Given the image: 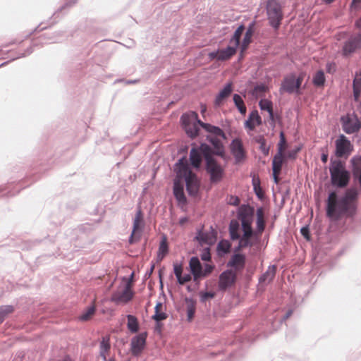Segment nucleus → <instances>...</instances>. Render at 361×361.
<instances>
[{"mask_svg": "<svg viewBox=\"0 0 361 361\" xmlns=\"http://www.w3.org/2000/svg\"><path fill=\"white\" fill-rule=\"evenodd\" d=\"M216 293L213 291H206L200 293V300L202 303L205 302L209 299H212L215 297Z\"/></svg>", "mask_w": 361, "mask_h": 361, "instance_id": "obj_55", "label": "nucleus"}, {"mask_svg": "<svg viewBox=\"0 0 361 361\" xmlns=\"http://www.w3.org/2000/svg\"><path fill=\"white\" fill-rule=\"evenodd\" d=\"M269 125L273 128H275V122L276 119H279L280 116L277 114H275L273 111L269 112Z\"/></svg>", "mask_w": 361, "mask_h": 361, "instance_id": "obj_62", "label": "nucleus"}, {"mask_svg": "<svg viewBox=\"0 0 361 361\" xmlns=\"http://www.w3.org/2000/svg\"><path fill=\"white\" fill-rule=\"evenodd\" d=\"M239 240L238 244L237 246H235L233 249V251L235 252H240V250H242L243 248L245 247H251L255 245V242L251 239H247L240 237V239H238Z\"/></svg>", "mask_w": 361, "mask_h": 361, "instance_id": "obj_37", "label": "nucleus"}, {"mask_svg": "<svg viewBox=\"0 0 361 361\" xmlns=\"http://www.w3.org/2000/svg\"><path fill=\"white\" fill-rule=\"evenodd\" d=\"M284 154L283 152V148L279 147L277 153L274 155L272 160V171L274 176L275 182L277 183L276 174L279 173L282 169V166L284 161Z\"/></svg>", "mask_w": 361, "mask_h": 361, "instance_id": "obj_21", "label": "nucleus"}, {"mask_svg": "<svg viewBox=\"0 0 361 361\" xmlns=\"http://www.w3.org/2000/svg\"><path fill=\"white\" fill-rule=\"evenodd\" d=\"M78 0H66V2L61 6L58 10L54 13L53 17H58L59 13L63 11H68L72 6H73Z\"/></svg>", "mask_w": 361, "mask_h": 361, "instance_id": "obj_44", "label": "nucleus"}, {"mask_svg": "<svg viewBox=\"0 0 361 361\" xmlns=\"http://www.w3.org/2000/svg\"><path fill=\"white\" fill-rule=\"evenodd\" d=\"M356 205L346 202L344 199L338 197L334 192L329 193L326 202V214L331 221H338L342 216L351 217L356 212Z\"/></svg>", "mask_w": 361, "mask_h": 361, "instance_id": "obj_2", "label": "nucleus"}, {"mask_svg": "<svg viewBox=\"0 0 361 361\" xmlns=\"http://www.w3.org/2000/svg\"><path fill=\"white\" fill-rule=\"evenodd\" d=\"M230 149L236 164L241 162L246 158V152L240 138L232 140L230 144Z\"/></svg>", "mask_w": 361, "mask_h": 361, "instance_id": "obj_17", "label": "nucleus"}, {"mask_svg": "<svg viewBox=\"0 0 361 361\" xmlns=\"http://www.w3.org/2000/svg\"><path fill=\"white\" fill-rule=\"evenodd\" d=\"M255 25V22L252 21L249 24V25L247 28V30L245 32V36L243 39V43L241 45V52H243L245 50H246L248 45L252 42V37L255 32V29H254Z\"/></svg>", "mask_w": 361, "mask_h": 361, "instance_id": "obj_25", "label": "nucleus"}, {"mask_svg": "<svg viewBox=\"0 0 361 361\" xmlns=\"http://www.w3.org/2000/svg\"><path fill=\"white\" fill-rule=\"evenodd\" d=\"M238 279V273L233 269H226L219 277L218 288L220 291H226L233 286Z\"/></svg>", "mask_w": 361, "mask_h": 361, "instance_id": "obj_8", "label": "nucleus"}, {"mask_svg": "<svg viewBox=\"0 0 361 361\" xmlns=\"http://www.w3.org/2000/svg\"><path fill=\"white\" fill-rule=\"evenodd\" d=\"M209 133L214 135L213 137H221L223 139L226 137L224 130L219 126H212Z\"/></svg>", "mask_w": 361, "mask_h": 361, "instance_id": "obj_51", "label": "nucleus"}, {"mask_svg": "<svg viewBox=\"0 0 361 361\" xmlns=\"http://www.w3.org/2000/svg\"><path fill=\"white\" fill-rule=\"evenodd\" d=\"M240 224L236 220H231L229 224L228 231L230 235V238L232 240H236L240 239Z\"/></svg>", "mask_w": 361, "mask_h": 361, "instance_id": "obj_32", "label": "nucleus"}, {"mask_svg": "<svg viewBox=\"0 0 361 361\" xmlns=\"http://www.w3.org/2000/svg\"><path fill=\"white\" fill-rule=\"evenodd\" d=\"M215 266L212 264L205 263L203 264L202 279L208 276L214 269Z\"/></svg>", "mask_w": 361, "mask_h": 361, "instance_id": "obj_53", "label": "nucleus"}, {"mask_svg": "<svg viewBox=\"0 0 361 361\" xmlns=\"http://www.w3.org/2000/svg\"><path fill=\"white\" fill-rule=\"evenodd\" d=\"M192 116L195 121L199 123L200 127H202L205 131L210 133L212 126L213 125L202 122L198 117V114L195 111H192Z\"/></svg>", "mask_w": 361, "mask_h": 361, "instance_id": "obj_48", "label": "nucleus"}, {"mask_svg": "<svg viewBox=\"0 0 361 361\" xmlns=\"http://www.w3.org/2000/svg\"><path fill=\"white\" fill-rule=\"evenodd\" d=\"M143 227V214L140 209L137 212L133 221V231H140Z\"/></svg>", "mask_w": 361, "mask_h": 361, "instance_id": "obj_41", "label": "nucleus"}, {"mask_svg": "<svg viewBox=\"0 0 361 361\" xmlns=\"http://www.w3.org/2000/svg\"><path fill=\"white\" fill-rule=\"evenodd\" d=\"M325 81L324 72L322 70L318 71L312 79V83L316 87H323L325 84Z\"/></svg>", "mask_w": 361, "mask_h": 361, "instance_id": "obj_42", "label": "nucleus"}, {"mask_svg": "<svg viewBox=\"0 0 361 361\" xmlns=\"http://www.w3.org/2000/svg\"><path fill=\"white\" fill-rule=\"evenodd\" d=\"M195 240H196L201 245L203 244L212 245L215 243L214 240L210 237V235L208 233V232H204L202 230L197 231L195 237Z\"/></svg>", "mask_w": 361, "mask_h": 361, "instance_id": "obj_29", "label": "nucleus"}, {"mask_svg": "<svg viewBox=\"0 0 361 361\" xmlns=\"http://www.w3.org/2000/svg\"><path fill=\"white\" fill-rule=\"evenodd\" d=\"M180 122L187 135L192 139L199 135L200 126L192 116V111L190 114H183L180 116Z\"/></svg>", "mask_w": 361, "mask_h": 361, "instance_id": "obj_7", "label": "nucleus"}, {"mask_svg": "<svg viewBox=\"0 0 361 361\" xmlns=\"http://www.w3.org/2000/svg\"><path fill=\"white\" fill-rule=\"evenodd\" d=\"M252 224H245L242 226L243 229V236L242 238H247V239H251L254 240L255 242L258 240V235L257 231H255L252 228Z\"/></svg>", "mask_w": 361, "mask_h": 361, "instance_id": "obj_27", "label": "nucleus"}, {"mask_svg": "<svg viewBox=\"0 0 361 361\" xmlns=\"http://www.w3.org/2000/svg\"><path fill=\"white\" fill-rule=\"evenodd\" d=\"M233 100L238 111L242 115H245L247 113V108L242 97L238 94H234L233 96Z\"/></svg>", "mask_w": 361, "mask_h": 361, "instance_id": "obj_36", "label": "nucleus"}, {"mask_svg": "<svg viewBox=\"0 0 361 361\" xmlns=\"http://www.w3.org/2000/svg\"><path fill=\"white\" fill-rule=\"evenodd\" d=\"M233 91V84L232 82H228L223 87L222 90H220L219 94L216 96L215 98V105L220 106L224 99L228 98Z\"/></svg>", "mask_w": 361, "mask_h": 361, "instance_id": "obj_24", "label": "nucleus"}, {"mask_svg": "<svg viewBox=\"0 0 361 361\" xmlns=\"http://www.w3.org/2000/svg\"><path fill=\"white\" fill-rule=\"evenodd\" d=\"M353 88L361 90V77H358L357 73H356L355 77L353 81Z\"/></svg>", "mask_w": 361, "mask_h": 361, "instance_id": "obj_64", "label": "nucleus"}, {"mask_svg": "<svg viewBox=\"0 0 361 361\" xmlns=\"http://www.w3.org/2000/svg\"><path fill=\"white\" fill-rule=\"evenodd\" d=\"M255 214V208L249 204H243L237 211V217L241 222V226L252 224Z\"/></svg>", "mask_w": 361, "mask_h": 361, "instance_id": "obj_12", "label": "nucleus"}, {"mask_svg": "<svg viewBox=\"0 0 361 361\" xmlns=\"http://www.w3.org/2000/svg\"><path fill=\"white\" fill-rule=\"evenodd\" d=\"M254 141L259 144V150L264 156H267L269 153V147L267 146V142L264 136L260 135L254 137Z\"/></svg>", "mask_w": 361, "mask_h": 361, "instance_id": "obj_39", "label": "nucleus"}, {"mask_svg": "<svg viewBox=\"0 0 361 361\" xmlns=\"http://www.w3.org/2000/svg\"><path fill=\"white\" fill-rule=\"evenodd\" d=\"M204 145H209L205 142H202L200 146H193L190 152L189 160L190 166L192 168L200 170L202 166V159L205 161L204 149L202 147Z\"/></svg>", "mask_w": 361, "mask_h": 361, "instance_id": "obj_10", "label": "nucleus"}, {"mask_svg": "<svg viewBox=\"0 0 361 361\" xmlns=\"http://www.w3.org/2000/svg\"><path fill=\"white\" fill-rule=\"evenodd\" d=\"M184 188L185 185L183 181H180L176 176L173 180V193L178 203L183 205L187 204V197L185 195Z\"/></svg>", "mask_w": 361, "mask_h": 361, "instance_id": "obj_20", "label": "nucleus"}, {"mask_svg": "<svg viewBox=\"0 0 361 361\" xmlns=\"http://www.w3.org/2000/svg\"><path fill=\"white\" fill-rule=\"evenodd\" d=\"M300 233L306 240H310V231L308 226H302L300 229Z\"/></svg>", "mask_w": 361, "mask_h": 361, "instance_id": "obj_63", "label": "nucleus"}, {"mask_svg": "<svg viewBox=\"0 0 361 361\" xmlns=\"http://www.w3.org/2000/svg\"><path fill=\"white\" fill-rule=\"evenodd\" d=\"M294 86V74L286 75L281 81L279 92L281 94L283 92H286L289 94H295Z\"/></svg>", "mask_w": 361, "mask_h": 361, "instance_id": "obj_23", "label": "nucleus"}, {"mask_svg": "<svg viewBox=\"0 0 361 361\" xmlns=\"http://www.w3.org/2000/svg\"><path fill=\"white\" fill-rule=\"evenodd\" d=\"M249 117L256 123L257 126L262 124V118L257 110L251 111L249 114Z\"/></svg>", "mask_w": 361, "mask_h": 361, "instance_id": "obj_57", "label": "nucleus"}, {"mask_svg": "<svg viewBox=\"0 0 361 361\" xmlns=\"http://www.w3.org/2000/svg\"><path fill=\"white\" fill-rule=\"evenodd\" d=\"M184 300L186 304L187 320L191 322L195 315L197 302L193 298L188 297H185Z\"/></svg>", "mask_w": 361, "mask_h": 361, "instance_id": "obj_26", "label": "nucleus"}, {"mask_svg": "<svg viewBox=\"0 0 361 361\" xmlns=\"http://www.w3.org/2000/svg\"><path fill=\"white\" fill-rule=\"evenodd\" d=\"M353 174L355 180H361V156H355L351 159Z\"/></svg>", "mask_w": 361, "mask_h": 361, "instance_id": "obj_28", "label": "nucleus"}, {"mask_svg": "<svg viewBox=\"0 0 361 361\" xmlns=\"http://www.w3.org/2000/svg\"><path fill=\"white\" fill-rule=\"evenodd\" d=\"M147 333L142 332L131 338L130 352L135 357H138L146 346Z\"/></svg>", "mask_w": 361, "mask_h": 361, "instance_id": "obj_14", "label": "nucleus"}, {"mask_svg": "<svg viewBox=\"0 0 361 361\" xmlns=\"http://www.w3.org/2000/svg\"><path fill=\"white\" fill-rule=\"evenodd\" d=\"M169 252V246L166 242V236H163L161 241L159 243L157 252V261L161 262L164 259L165 256Z\"/></svg>", "mask_w": 361, "mask_h": 361, "instance_id": "obj_33", "label": "nucleus"}, {"mask_svg": "<svg viewBox=\"0 0 361 361\" xmlns=\"http://www.w3.org/2000/svg\"><path fill=\"white\" fill-rule=\"evenodd\" d=\"M96 308L94 305L89 307L80 317L79 319L81 321L89 320L95 313Z\"/></svg>", "mask_w": 361, "mask_h": 361, "instance_id": "obj_45", "label": "nucleus"}, {"mask_svg": "<svg viewBox=\"0 0 361 361\" xmlns=\"http://www.w3.org/2000/svg\"><path fill=\"white\" fill-rule=\"evenodd\" d=\"M329 171L333 186L343 188L348 185L350 178L349 173L341 160L331 159Z\"/></svg>", "mask_w": 361, "mask_h": 361, "instance_id": "obj_4", "label": "nucleus"}, {"mask_svg": "<svg viewBox=\"0 0 361 361\" xmlns=\"http://www.w3.org/2000/svg\"><path fill=\"white\" fill-rule=\"evenodd\" d=\"M303 80V76L299 75L298 78H295V75H294V87H295V94L300 95L302 94V91L301 89L302 83Z\"/></svg>", "mask_w": 361, "mask_h": 361, "instance_id": "obj_50", "label": "nucleus"}, {"mask_svg": "<svg viewBox=\"0 0 361 361\" xmlns=\"http://www.w3.org/2000/svg\"><path fill=\"white\" fill-rule=\"evenodd\" d=\"M163 304L161 302H158L156 304V306L154 307V314L152 316V319H154L155 322L157 321H163L165 320L168 315L166 313L163 312L161 311V308L162 307Z\"/></svg>", "mask_w": 361, "mask_h": 361, "instance_id": "obj_38", "label": "nucleus"}, {"mask_svg": "<svg viewBox=\"0 0 361 361\" xmlns=\"http://www.w3.org/2000/svg\"><path fill=\"white\" fill-rule=\"evenodd\" d=\"M203 264L197 256H193L190 259L189 268L192 279L197 286H199L200 281L202 279Z\"/></svg>", "mask_w": 361, "mask_h": 361, "instance_id": "obj_19", "label": "nucleus"}, {"mask_svg": "<svg viewBox=\"0 0 361 361\" xmlns=\"http://www.w3.org/2000/svg\"><path fill=\"white\" fill-rule=\"evenodd\" d=\"M173 171L176 178L185 183L186 191L191 197L199 193L200 181L197 175L192 171L189 162L185 156L180 158L173 165Z\"/></svg>", "mask_w": 361, "mask_h": 361, "instance_id": "obj_1", "label": "nucleus"}, {"mask_svg": "<svg viewBox=\"0 0 361 361\" xmlns=\"http://www.w3.org/2000/svg\"><path fill=\"white\" fill-rule=\"evenodd\" d=\"M245 264V255L233 251V254L231 255L230 259L226 263V267H230L229 269H233L236 271V273H239L244 269Z\"/></svg>", "mask_w": 361, "mask_h": 361, "instance_id": "obj_15", "label": "nucleus"}, {"mask_svg": "<svg viewBox=\"0 0 361 361\" xmlns=\"http://www.w3.org/2000/svg\"><path fill=\"white\" fill-rule=\"evenodd\" d=\"M66 37V33L63 31H56L51 33H44L37 38L32 40L31 45L23 52L19 53L16 56L12 59L15 60L22 57H26L30 55L35 48L41 47L44 44L59 43L62 42Z\"/></svg>", "mask_w": 361, "mask_h": 361, "instance_id": "obj_3", "label": "nucleus"}, {"mask_svg": "<svg viewBox=\"0 0 361 361\" xmlns=\"http://www.w3.org/2000/svg\"><path fill=\"white\" fill-rule=\"evenodd\" d=\"M343 130L347 134H352L359 131L361 124L358 121H353L351 118H341Z\"/></svg>", "mask_w": 361, "mask_h": 361, "instance_id": "obj_22", "label": "nucleus"}, {"mask_svg": "<svg viewBox=\"0 0 361 361\" xmlns=\"http://www.w3.org/2000/svg\"><path fill=\"white\" fill-rule=\"evenodd\" d=\"M361 48V32L351 35L344 43L342 48V55L345 57L353 54Z\"/></svg>", "mask_w": 361, "mask_h": 361, "instance_id": "obj_13", "label": "nucleus"}, {"mask_svg": "<svg viewBox=\"0 0 361 361\" xmlns=\"http://www.w3.org/2000/svg\"><path fill=\"white\" fill-rule=\"evenodd\" d=\"M231 243L228 240L222 239L221 240L216 246L217 255L220 257H223L228 254L231 249Z\"/></svg>", "mask_w": 361, "mask_h": 361, "instance_id": "obj_30", "label": "nucleus"}, {"mask_svg": "<svg viewBox=\"0 0 361 361\" xmlns=\"http://www.w3.org/2000/svg\"><path fill=\"white\" fill-rule=\"evenodd\" d=\"M202 147L205 155L204 169L209 176L211 183H217L223 179L225 170L214 156H209V145H204Z\"/></svg>", "mask_w": 361, "mask_h": 361, "instance_id": "obj_5", "label": "nucleus"}, {"mask_svg": "<svg viewBox=\"0 0 361 361\" xmlns=\"http://www.w3.org/2000/svg\"><path fill=\"white\" fill-rule=\"evenodd\" d=\"M133 294L130 283L128 282L121 292L117 291L112 294L110 300L117 304L121 302L126 303L132 300Z\"/></svg>", "mask_w": 361, "mask_h": 361, "instance_id": "obj_18", "label": "nucleus"}, {"mask_svg": "<svg viewBox=\"0 0 361 361\" xmlns=\"http://www.w3.org/2000/svg\"><path fill=\"white\" fill-rule=\"evenodd\" d=\"M266 226V221L264 218H257L256 219V230L257 231L258 235H262L264 232Z\"/></svg>", "mask_w": 361, "mask_h": 361, "instance_id": "obj_52", "label": "nucleus"}, {"mask_svg": "<svg viewBox=\"0 0 361 361\" xmlns=\"http://www.w3.org/2000/svg\"><path fill=\"white\" fill-rule=\"evenodd\" d=\"M126 317L128 319V329L131 333H137L139 330V322L137 317L133 314H128Z\"/></svg>", "mask_w": 361, "mask_h": 361, "instance_id": "obj_34", "label": "nucleus"}, {"mask_svg": "<svg viewBox=\"0 0 361 361\" xmlns=\"http://www.w3.org/2000/svg\"><path fill=\"white\" fill-rule=\"evenodd\" d=\"M259 107L261 110L267 111L268 113L273 111L272 102L267 99H262L259 102Z\"/></svg>", "mask_w": 361, "mask_h": 361, "instance_id": "obj_54", "label": "nucleus"}, {"mask_svg": "<svg viewBox=\"0 0 361 361\" xmlns=\"http://www.w3.org/2000/svg\"><path fill=\"white\" fill-rule=\"evenodd\" d=\"M110 347L109 338H103L100 343V355L104 357V360L106 359L104 353L109 350Z\"/></svg>", "mask_w": 361, "mask_h": 361, "instance_id": "obj_46", "label": "nucleus"}, {"mask_svg": "<svg viewBox=\"0 0 361 361\" xmlns=\"http://www.w3.org/2000/svg\"><path fill=\"white\" fill-rule=\"evenodd\" d=\"M237 48L234 46H228L225 49H218L209 52L208 56L210 60L216 59L217 61H224L230 59L235 54Z\"/></svg>", "mask_w": 361, "mask_h": 361, "instance_id": "obj_16", "label": "nucleus"}, {"mask_svg": "<svg viewBox=\"0 0 361 361\" xmlns=\"http://www.w3.org/2000/svg\"><path fill=\"white\" fill-rule=\"evenodd\" d=\"M14 311L13 305H1L0 306V324H1L5 318Z\"/></svg>", "mask_w": 361, "mask_h": 361, "instance_id": "obj_43", "label": "nucleus"}, {"mask_svg": "<svg viewBox=\"0 0 361 361\" xmlns=\"http://www.w3.org/2000/svg\"><path fill=\"white\" fill-rule=\"evenodd\" d=\"M206 139L212 145V147L209 145V156H218L225 161L229 160L230 157L226 154L225 147L222 142L217 137L208 135Z\"/></svg>", "mask_w": 361, "mask_h": 361, "instance_id": "obj_9", "label": "nucleus"}, {"mask_svg": "<svg viewBox=\"0 0 361 361\" xmlns=\"http://www.w3.org/2000/svg\"><path fill=\"white\" fill-rule=\"evenodd\" d=\"M192 116L195 121L199 123L200 127H202L205 131L210 133L212 126L213 125L202 122L198 117V114L195 111H192Z\"/></svg>", "mask_w": 361, "mask_h": 361, "instance_id": "obj_47", "label": "nucleus"}, {"mask_svg": "<svg viewBox=\"0 0 361 361\" xmlns=\"http://www.w3.org/2000/svg\"><path fill=\"white\" fill-rule=\"evenodd\" d=\"M244 25H240L237 29L235 30L231 39H230V43H233V45L235 48L238 49L240 44V40L243 32L245 30Z\"/></svg>", "mask_w": 361, "mask_h": 361, "instance_id": "obj_35", "label": "nucleus"}, {"mask_svg": "<svg viewBox=\"0 0 361 361\" xmlns=\"http://www.w3.org/2000/svg\"><path fill=\"white\" fill-rule=\"evenodd\" d=\"M266 11L269 23L275 30H279L283 18L282 6L279 0H267Z\"/></svg>", "mask_w": 361, "mask_h": 361, "instance_id": "obj_6", "label": "nucleus"}, {"mask_svg": "<svg viewBox=\"0 0 361 361\" xmlns=\"http://www.w3.org/2000/svg\"><path fill=\"white\" fill-rule=\"evenodd\" d=\"M276 265H271L268 267V269L263 273L260 277L259 278V283H263L267 282H271L276 274Z\"/></svg>", "mask_w": 361, "mask_h": 361, "instance_id": "obj_31", "label": "nucleus"}, {"mask_svg": "<svg viewBox=\"0 0 361 361\" xmlns=\"http://www.w3.org/2000/svg\"><path fill=\"white\" fill-rule=\"evenodd\" d=\"M268 91V87L264 83L257 84L254 87L252 94H260Z\"/></svg>", "mask_w": 361, "mask_h": 361, "instance_id": "obj_56", "label": "nucleus"}, {"mask_svg": "<svg viewBox=\"0 0 361 361\" xmlns=\"http://www.w3.org/2000/svg\"><path fill=\"white\" fill-rule=\"evenodd\" d=\"M201 259L204 262H211L212 256L210 253V248L209 247H204L200 255Z\"/></svg>", "mask_w": 361, "mask_h": 361, "instance_id": "obj_58", "label": "nucleus"}, {"mask_svg": "<svg viewBox=\"0 0 361 361\" xmlns=\"http://www.w3.org/2000/svg\"><path fill=\"white\" fill-rule=\"evenodd\" d=\"M173 273H174L176 279H178V277H180L182 275V272H183L182 264L175 262V263H173Z\"/></svg>", "mask_w": 361, "mask_h": 361, "instance_id": "obj_61", "label": "nucleus"}, {"mask_svg": "<svg viewBox=\"0 0 361 361\" xmlns=\"http://www.w3.org/2000/svg\"><path fill=\"white\" fill-rule=\"evenodd\" d=\"M42 23L39 24L35 29H34L32 31L27 33L24 38L22 39L20 41H17V39H15L13 41H12L11 42H10V44H20L22 42L24 41V39H27L28 37H30L32 34H34L35 32H37V31H42L44 30H45L47 28V26H43L42 27Z\"/></svg>", "mask_w": 361, "mask_h": 361, "instance_id": "obj_49", "label": "nucleus"}, {"mask_svg": "<svg viewBox=\"0 0 361 361\" xmlns=\"http://www.w3.org/2000/svg\"><path fill=\"white\" fill-rule=\"evenodd\" d=\"M358 197V192L355 188H351L348 189L345 194L341 197L342 199H344L346 202H353L355 203V201L357 200Z\"/></svg>", "mask_w": 361, "mask_h": 361, "instance_id": "obj_40", "label": "nucleus"}, {"mask_svg": "<svg viewBox=\"0 0 361 361\" xmlns=\"http://www.w3.org/2000/svg\"><path fill=\"white\" fill-rule=\"evenodd\" d=\"M300 151V147H297L293 149L289 150L286 154H284L285 158L293 159L296 157L297 154Z\"/></svg>", "mask_w": 361, "mask_h": 361, "instance_id": "obj_59", "label": "nucleus"}, {"mask_svg": "<svg viewBox=\"0 0 361 361\" xmlns=\"http://www.w3.org/2000/svg\"><path fill=\"white\" fill-rule=\"evenodd\" d=\"M192 275L191 273L186 274L184 276H180L177 279V281L180 285H183L185 283H188L191 281Z\"/></svg>", "mask_w": 361, "mask_h": 361, "instance_id": "obj_60", "label": "nucleus"}, {"mask_svg": "<svg viewBox=\"0 0 361 361\" xmlns=\"http://www.w3.org/2000/svg\"><path fill=\"white\" fill-rule=\"evenodd\" d=\"M352 150L353 146L350 140L344 135H340L336 140L335 155L338 158L347 157Z\"/></svg>", "mask_w": 361, "mask_h": 361, "instance_id": "obj_11", "label": "nucleus"}]
</instances>
